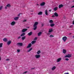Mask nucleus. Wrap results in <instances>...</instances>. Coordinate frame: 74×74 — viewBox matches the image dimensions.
Masks as SVG:
<instances>
[{
  "label": "nucleus",
  "instance_id": "72a5a7b5",
  "mask_svg": "<svg viewBox=\"0 0 74 74\" xmlns=\"http://www.w3.org/2000/svg\"><path fill=\"white\" fill-rule=\"evenodd\" d=\"M2 8H3L2 6H1V7H0V10H1Z\"/></svg>",
  "mask_w": 74,
  "mask_h": 74
},
{
  "label": "nucleus",
  "instance_id": "cd10ccee",
  "mask_svg": "<svg viewBox=\"0 0 74 74\" xmlns=\"http://www.w3.org/2000/svg\"><path fill=\"white\" fill-rule=\"evenodd\" d=\"M25 35V33H23L21 35V36L22 37L23 36H24Z\"/></svg>",
  "mask_w": 74,
  "mask_h": 74
},
{
  "label": "nucleus",
  "instance_id": "7c9ffc66",
  "mask_svg": "<svg viewBox=\"0 0 74 74\" xmlns=\"http://www.w3.org/2000/svg\"><path fill=\"white\" fill-rule=\"evenodd\" d=\"M3 47V43H0V48L2 47Z\"/></svg>",
  "mask_w": 74,
  "mask_h": 74
},
{
  "label": "nucleus",
  "instance_id": "f3484780",
  "mask_svg": "<svg viewBox=\"0 0 74 74\" xmlns=\"http://www.w3.org/2000/svg\"><path fill=\"white\" fill-rule=\"evenodd\" d=\"M53 31V29H49V33H51V32H52Z\"/></svg>",
  "mask_w": 74,
  "mask_h": 74
},
{
  "label": "nucleus",
  "instance_id": "6ab92c4d",
  "mask_svg": "<svg viewBox=\"0 0 74 74\" xmlns=\"http://www.w3.org/2000/svg\"><path fill=\"white\" fill-rule=\"evenodd\" d=\"M32 34V32H30L28 34V35L30 36H31Z\"/></svg>",
  "mask_w": 74,
  "mask_h": 74
},
{
  "label": "nucleus",
  "instance_id": "9b49d317",
  "mask_svg": "<svg viewBox=\"0 0 74 74\" xmlns=\"http://www.w3.org/2000/svg\"><path fill=\"white\" fill-rule=\"evenodd\" d=\"M62 58H59L57 59V62H59L61 60Z\"/></svg>",
  "mask_w": 74,
  "mask_h": 74
},
{
  "label": "nucleus",
  "instance_id": "b1692460",
  "mask_svg": "<svg viewBox=\"0 0 74 74\" xmlns=\"http://www.w3.org/2000/svg\"><path fill=\"white\" fill-rule=\"evenodd\" d=\"M25 38H26V36H23L22 38V40H25Z\"/></svg>",
  "mask_w": 74,
  "mask_h": 74
},
{
  "label": "nucleus",
  "instance_id": "864d4df0",
  "mask_svg": "<svg viewBox=\"0 0 74 74\" xmlns=\"http://www.w3.org/2000/svg\"><path fill=\"white\" fill-rule=\"evenodd\" d=\"M63 18H64V19H65V18H66V17H65V16H64V17H63Z\"/></svg>",
  "mask_w": 74,
  "mask_h": 74
},
{
  "label": "nucleus",
  "instance_id": "4468645a",
  "mask_svg": "<svg viewBox=\"0 0 74 74\" xmlns=\"http://www.w3.org/2000/svg\"><path fill=\"white\" fill-rule=\"evenodd\" d=\"M41 34H42V32H40L38 34V36H41Z\"/></svg>",
  "mask_w": 74,
  "mask_h": 74
},
{
  "label": "nucleus",
  "instance_id": "423d86ee",
  "mask_svg": "<svg viewBox=\"0 0 74 74\" xmlns=\"http://www.w3.org/2000/svg\"><path fill=\"white\" fill-rule=\"evenodd\" d=\"M27 30V29H24L22 30V33H24Z\"/></svg>",
  "mask_w": 74,
  "mask_h": 74
},
{
  "label": "nucleus",
  "instance_id": "a18cd8bd",
  "mask_svg": "<svg viewBox=\"0 0 74 74\" xmlns=\"http://www.w3.org/2000/svg\"><path fill=\"white\" fill-rule=\"evenodd\" d=\"M73 25H74V20L73 22Z\"/></svg>",
  "mask_w": 74,
  "mask_h": 74
},
{
  "label": "nucleus",
  "instance_id": "49530a36",
  "mask_svg": "<svg viewBox=\"0 0 74 74\" xmlns=\"http://www.w3.org/2000/svg\"><path fill=\"white\" fill-rule=\"evenodd\" d=\"M42 27L44 26V24H42Z\"/></svg>",
  "mask_w": 74,
  "mask_h": 74
},
{
  "label": "nucleus",
  "instance_id": "393cba45",
  "mask_svg": "<svg viewBox=\"0 0 74 74\" xmlns=\"http://www.w3.org/2000/svg\"><path fill=\"white\" fill-rule=\"evenodd\" d=\"M42 12H40L38 13V15H42Z\"/></svg>",
  "mask_w": 74,
  "mask_h": 74
},
{
  "label": "nucleus",
  "instance_id": "20e7f679",
  "mask_svg": "<svg viewBox=\"0 0 74 74\" xmlns=\"http://www.w3.org/2000/svg\"><path fill=\"white\" fill-rule=\"evenodd\" d=\"M40 56H41L40 55H36L35 56V57H36V59L40 58Z\"/></svg>",
  "mask_w": 74,
  "mask_h": 74
},
{
  "label": "nucleus",
  "instance_id": "473e14b6",
  "mask_svg": "<svg viewBox=\"0 0 74 74\" xmlns=\"http://www.w3.org/2000/svg\"><path fill=\"white\" fill-rule=\"evenodd\" d=\"M54 37V36L52 35H50L49 36V37Z\"/></svg>",
  "mask_w": 74,
  "mask_h": 74
},
{
  "label": "nucleus",
  "instance_id": "bb28decb",
  "mask_svg": "<svg viewBox=\"0 0 74 74\" xmlns=\"http://www.w3.org/2000/svg\"><path fill=\"white\" fill-rule=\"evenodd\" d=\"M53 10L55 11H56L58 10V7H56L54 8Z\"/></svg>",
  "mask_w": 74,
  "mask_h": 74
},
{
  "label": "nucleus",
  "instance_id": "2eb2a0df",
  "mask_svg": "<svg viewBox=\"0 0 74 74\" xmlns=\"http://www.w3.org/2000/svg\"><path fill=\"white\" fill-rule=\"evenodd\" d=\"M15 21H13L11 23V25H15Z\"/></svg>",
  "mask_w": 74,
  "mask_h": 74
},
{
  "label": "nucleus",
  "instance_id": "dca6fc26",
  "mask_svg": "<svg viewBox=\"0 0 74 74\" xmlns=\"http://www.w3.org/2000/svg\"><path fill=\"white\" fill-rule=\"evenodd\" d=\"M67 52V51H66V50L64 49H63V53H64V54H65L66 53V52Z\"/></svg>",
  "mask_w": 74,
  "mask_h": 74
},
{
  "label": "nucleus",
  "instance_id": "4be33fe9",
  "mask_svg": "<svg viewBox=\"0 0 74 74\" xmlns=\"http://www.w3.org/2000/svg\"><path fill=\"white\" fill-rule=\"evenodd\" d=\"M53 22V20H51L49 21V23H52Z\"/></svg>",
  "mask_w": 74,
  "mask_h": 74
},
{
  "label": "nucleus",
  "instance_id": "5701e85b",
  "mask_svg": "<svg viewBox=\"0 0 74 74\" xmlns=\"http://www.w3.org/2000/svg\"><path fill=\"white\" fill-rule=\"evenodd\" d=\"M56 69V67L55 66H53L52 68L51 69V70H55V69Z\"/></svg>",
  "mask_w": 74,
  "mask_h": 74
},
{
  "label": "nucleus",
  "instance_id": "58836bf2",
  "mask_svg": "<svg viewBox=\"0 0 74 74\" xmlns=\"http://www.w3.org/2000/svg\"><path fill=\"white\" fill-rule=\"evenodd\" d=\"M17 52H20V50H19V49L17 50Z\"/></svg>",
  "mask_w": 74,
  "mask_h": 74
},
{
  "label": "nucleus",
  "instance_id": "1a4fd4ad",
  "mask_svg": "<svg viewBox=\"0 0 74 74\" xmlns=\"http://www.w3.org/2000/svg\"><path fill=\"white\" fill-rule=\"evenodd\" d=\"M54 15L55 16H56V17H58L59 16V15H58V13L56 12L54 13Z\"/></svg>",
  "mask_w": 74,
  "mask_h": 74
},
{
  "label": "nucleus",
  "instance_id": "4d7b16f0",
  "mask_svg": "<svg viewBox=\"0 0 74 74\" xmlns=\"http://www.w3.org/2000/svg\"><path fill=\"white\" fill-rule=\"evenodd\" d=\"M73 38H74V36H73Z\"/></svg>",
  "mask_w": 74,
  "mask_h": 74
},
{
  "label": "nucleus",
  "instance_id": "0eeeda50",
  "mask_svg": "<svg viewBox=\"0 0 74 74\" xmlns=\"http://www.w3.org/2000/svg\"><path fill=\"white\" fill-rule=\"evenodd\" d=\"M64 6V5H63L62 4H60L58 6V8L60 9V8H62V7H63Z\"/></svg>",
  "mask_w": 74,
  "mask_h": 74
},
{
  "label": "nucleus",
  "instance_id": "a878e982",
  "mask_svg": "<svg viewBox=\"0 0 74 74\" xmlns=\"http://www.w3.org/2000/svg\"><path fill=\"white\" fill-rule=\"evenodd\" d=\"M37 53L38 55H39V54H40V53H41V51H40V50H39L37 51Z\"/></svg>",
  "mask_w": 74,
  "mask_h": 74
},
{
  "label": "nucleus",
  "instance_id": "7ed1b4c3",
  "mask_svg": "<svg viewBox=\"0 0 74 74\" xmlns=\"http://www.w3.org/2000/svg\"><path fill=\"white\" fill-rule=\"evenodd\" d=\"M64 57L65 58H71V54H68V55L65 56Z\"/></svg>",
  "mask_w": 74,
  "mask_h": 74
},
{
  "label": "nucleus",
  "instance_id": "8fccbe9b",
  "mask_svg": "<svg viewBox=\"0 0 74 74\" xmlns=\"http://www.w3.org/2000/svg\"><path fill=\"white\" fill-rule=\"evenodd\" d=\"M49 12H51V10H49Z\"/></svg>",
  "mask_w": 74,
  "mask_h": 74
},
{
  "label": "nucleus",
  "instance_id": "5fc2aeb1",
  "mask_svg": "<svg viewBox=\"0 0 74 74\" xmlns=\"http://www.w3.org/2000/svg\"><path fill=\"white\" fill-rule=\"evenodd\" d=\"M72 26H73V25H71L70 26V27H72Z\"/></svg>",
  "mask_w": 74,
  "mask_h": 74
},
{
  "label": "nucleus",
  "instance_id": "ea45409f",
  "mask_svg": "<svg viewBox=\"0 0 74 74\" xmlns=\"http://www.w3.org/2000/svg\"><path fill=\"white\" fill-rule=\"evenodd\" d=\"M21 13H19L18 15V16H20V15H21Z\"/></svg>",
  "mask_w": 74,
  "mask_h": 74
},
{
  "label": "nucleus",
  "instance_id": "412c9836",
  "mask_svg": "<svg viewBox=\"0 0 74 74\" xmlns=\"http://www.w3.org/2000/svg\"><path fill=\"white\" fill-rule=\"evenodd\" d=\"M45 14H46V15H48V13L47 11V10L45 11Z\"/></svg>",
  "mask_w": 74,
  "mask_h": 74
},
{
  "label": "nucleus",
  "instance_id": "de8ad7c7",
  "mask_svg": "<svg viewBox=\"0 0 74 74\" xmlns=\"http://www.w3.org/2000/svg\"><path fill=\"white\" fill-rule=\"evenodd\" d=\"M6 7H7V6L5 7V9H7V8Z\"/></svg>",
  "mask_w": 74,
  "mask_h": 74
},
{
  "label": "nucleus",
  "instance_id": "4c0bfd02",
  "mask_svg": "<svg viewBox=\"0 0 74 74\" xmlns=\"http://www.w3.org/2000/svg\"><path fill=\"white\" fill-rule=\"evenodd\" d=\"M37 39V38L36 37V38H34V40H36Z\"/></svg>",
  "mask_w": 74,
  "mask_h": 74
},
{
  "label": "nucleus",
  "instance_id": "f704fd0d",
  "mask_svg": "<svg viewBox=\"0 0 74 74\" xmlns=\"http://www.w3.org/2000/svg\"><path fill=\"white\" fill-rule=\"evenodd\" d=\"M27 73V71H26L24 72V73H23V74H26V73Z\"/></svg>",
  "mask_w": 74,
  "mask_h": 74
},
{
  "label": "nucleus",
  "instance_id": "09e8293b",
  "mask_svg": "<svg viewBox=\"0 0 74 74\" xmlns=\"http://www.w3.org/2000/svg\"><path fill=\"white\" fill-rule=\"evenodd\" d=\"M71 8H74V5H73V6H72V7H71Z\"/></svg>",
  "mask_w": 74,
  "mask_h": 74
},
{
  "label": "nucleus",
  "instance_id": "ddd939ff",
  "mask_svg": "<svg viewBox=\"0 0 74 74\" xmlns=\"http://www.w3.org/2000/svg\"><path fill=\"white\" fill-rule=\"evenodd\" d=\"M18 17H16L14 18V20H15V21H17V20H18Z\"/></svg>",
  "mask_w": 74,
  "mask_h": 74
},
{
  "label": "nucleus",
  "instance_id": "c85d7f7f",
  "mask_svg": "<svg viewBox=\"0 0 74 74\" xmlns=\"http://www.w3.org/2000/svg\"><path fill=\"white\" fill-rule=\"evenodd\" d=\"M6 7H11V5H10V4H8L6 5Z\"/></svg>",
  "mask_w": 74,
  "mask_h": 74
},
{
  "label": "nucleus",
  "instance_id": "f8f14e48",
  "mask_svg": "<svg viewBox=\"0 0 74 74\" xmlns=\"http://www.w3.org/2000/svg\"><path fill=\"white\" fill-rule=\"evenodd\" d=\"M11 43V40L9 41L7 43L8 45H10V44Z\"/></svg>",
  "mask_w": 74,
  "mask_h": 74
},
{
  "label": "nucleus",
  "instance_id": "6e6d98bb",
  "mask_svg": "<svg viewBox=\"0 0 74 74\" xmlns=\"http://www.w3.org/2000/svg\"><path fill=\"white\" fill-rule=\"evenodd\" d=\"M69 35H71V33H70L69 34Z\"/></svg>",
  "mask_w": 74,
  "mask_h": 74
},
{
  "label": "nucleus",
  "instance_id": "c756f323",
  "mask_svg": "<svg viewBox=\"0 0 74 74\" xmlns=\"http://www.w3.org/2000/svg\"><path fill=\"white\" fill-rule=\"evenodd\" d=\"M32 49V48H31L30 49H29V50H27V52H30V51H31Z\"/></svg>",
  "mask_w": 74,
  "mask_h": 74
},
{
  "label": "nucleus",
  "instance_id": "39448f33",
  "mask_svg": "<svg viewBox=\"0 0 74 74\" xmlns=\"http://www.w3.org/2000/svg\"><path fill=\"white\" fill-rule=\"evenodd\" d=\"M17 45H19V46L20 47H22L23 46V43H18L17 44Z\"/></svg>",
  "mask_w": 74,
  "mask_h": 74
},
{
  "label": "nucleus",
  "instance_id": "a19ab883",
  "mask_svg": "<svg viewBox=\"0 0 74 74\" xmlns=\"http://www.w3.org/2000/svg\"><path fill=\"white\" fill-rule=\"evenodd\" d=\"M55 16L54 15H53L52 16V17H53V18H54Z\"/></svg>",
  "mask_w": 74,
  "mask_h": 74
},
{
  "label": "nucleus",
  "instance_id": "e433bc0d",
  "mask_svg": "<svg viewBox=\"0 0 74 74\" xmlns=\"http://www.w3.org/2000/svg\"><path fill=\"white\" fill-rule=\"evenodd\" d=\"M10 60V59H6V61H8Z\"/></svg>",
  "mask_w": 74,
  "mask_h": 74
},
{
  "label": "nucleus",
  "instance_id": "79ce46f5",
  "mask_svg": "<svg viewBox=\"0 0 74 74\" xmlns=\"http://www.w3.org/2000/svg\"><path fill=\"white\" fill-rule=\"evenodd\" d=\"M27 21L26 20H24L23 21V22H26Z\"/></svg>",
  "mask_w": 74,
  "mask_h": 74
},
{
  "label": "nucleus",
  "instance_id": "aec40b11",
  "mask_svg": "<svg viewBox=\"0 0 74 74\" xmlns=\"http://www.w3.org/2000/svg\"><path fill=\"white\" fill-rule=\"evenodd\" d=\"M3 41H4L5 42H6V41H7V38H4L3 39Z\"/></svg>",
  "mask_w": 74,
  "mask_h": 74
},
{
  "label": "nucleus",
  "instance_id": "603ef678",
  "mask_svg": "<svg viewBox=\"0 0 74 74\" xmlns=\"http://www.w3.org/2000/svg\"><path fill=\"white\" fill-rule=\"evenodd\" d=\"M64 74H69V73H64Z\"/></svg>",
  "mask_w": 74,
  "mask_h": 74
},
{
  "label": "nucleus",
  "instance_id": "37998d69",
  "mask_svg": "<svg viewBox=\"0 0 74 74\" xmlns=\"http://www.w3.org/2000/svg\"><path fill=\"white\" fill-rule=\"evenodd\" d=\"M21 38V36H19L18 38V39H19V38Z\"/></svg>",
  "mask_w": 74,
  "mask_h": 74
},
{
  "label": "nucleus",
  "instance_id": "bf43d9fd",
  "mask_svg": "<svg viewBox=\"0 0 74 74\" xmlns=\"http://www.w3.org/2000/svg\"><path fill=\"white\" fill-rule=\"evenodd\" d=\"M32 11V12H33V11Z\"/></svg>",
  "mask_w": 74,
  "mask_h": 74
},
{
  "label": "nucleus",
  "instance_id": "9d476101",
  "mask_svg": "<svg viewBox=\"0 0 74 74\" xmlns=\"http://www.w3.org/2000/svg\"><path fill=\"white\" fill-rule=\"evenodd\" d=\"M45 3L44 2H43L41 3L40 5L41 6H43L44 5H45Z\"/></svg>",
  "mask_w": 74,
  "mask_h": 74
},
{
  "label": "nucleus",
  "instance_id": "6e6552de",
  "mask_svg": "<svg viewBox=\"0 0 74 74\" xmlns=\"http://www.w3.org/2000/svg\"><path fill=\"white\" fill-rule=\"evenodd\" d=\"M32 47V44L31 43H29L28 46L27 47V48H30Z\"/></svg>",
  "mask_w": 74,
  "mask_h": 74
},
{
  "label": "nucleus",
  "instance_id": "c9c22d12",
  "mask_svg": "<svg viewBox=\"0 0 74 74\" xmlns=\"http://www.w3.org/2000/svg\"><path fill=\"white\" fill-rule=\"evenodd\" d=\"M65 60H66V61H68L69 60V58H66Z\"/></svg>",
  "mask_w": 74,
  "mask_h": 74
},
{
  "label": "nucleus",
  "instance_id": "13d9d810",
  "mask_svg": "<svg viewBox=\"0 0 74 74\" xmlns=\"http://www.w3.org/2000/svg\"><path fill=\"white\" fill-rule=\"evenodd\" d=\"M37 5H38V4H37Z\"/></svg>",
  "mask_w": 74,
  "mask_h": 74
},
{
  "label": "nucleus",
  "instance_id": "3c124183",
  "mask_svg": "<svg viewBox=\"0 0 74 74\" xmlns=\"http://www.w3.org/2000/svg\"><path fill=\"white\" fill-rule=\"evenodd\" d=\"M1 60V57H0V60Z\"/></svg>",
  "mask_w": 74,
  "mask_h": 74
},
{
  "label": "nucleus",
  "instance_id": "c03bdc74",
  "mask_svg": "<svg viewBox=\"0 0 74 74\" xmlns=\"http://www.w3.org/2000/svg\"><path fill=\"white\" fill-rule=\"evenodd\" d=\"M35 69V68H32L31 69V70H33V69Z\"/></svg>",
  "mask_w": 74,
  "mask_h": 74
},
{
  "label": "nucleus",
  "instance_id": "a211bd4d",
  "mask_svg": "<svg viewBox=\"0 0 74 74\" xmlns=\"http://www.w3.org/2000/svg\"><path fill=\"white\" fill-rule=\"evenodd\" d=\"M50 26H51V27H53V26H55V24L53 23H51L50 25Z\"/></svg>",
  "mask_w": 74,
  "mask_h": 74
},
{
  "label": "nucleus",
  "instance_id": "f257e3e1",
  "mask_svg": "<svg viewBox=\"0 0 74 74\" xmlns=\"http://www.w3.org/2000/svg\"><path fill=\"white\" fill-rule=\"evenodd\" d=\"M38 22H35L34 23L33 27H34L33 29L34 30H35L37 29V26L38 25Z\"/></svg>",
  "mask_w": 74,
  "mask_h": 74
},
{
  "label": "nucleus",
  "instance_id": "f03ea898",
  "mask_svg": "<svg viewBox=\"0 0 74 74\" xmlns=\"http://www.w3.org/2000/svg\"><path fill=\"white\" fill-rule=\"evenodd\" d=\"M67 38L66 36H64L62 38V40L64 42H66V40H67Z\"/></svg>",
  "mask_w": 74,
  "mask_h": 74
},
{
  "label": "nucleus",
  "instance_id": "2f4dec72",
  "mask_svg": "<svg viewBox=\"0 0 74 74\" xmlns=\"http://www.w3.org/2000/svg\"><path fill=\"white\" fill-rule=\"evenodd\" d=\"M36 42V41H34V40H33L32 41V42H31V43L32 44H34L35 43V42Z\"/></svg>",
  "mask_w": 74,
  "mask_h": 74
}]
</instances>
